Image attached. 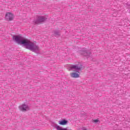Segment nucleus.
<instances>
[{"mask_svg":"<svg viewBox=\"0 0 130 130\" xmlns=\"http://www.w3.org/2000/svg\"><path fill=\"white\" fill-rule=\"evenodd\" d=\"M13 38L16 43L20 44V45H24L27 49H29L31 51L39 52V50H40L39 47L36 44L32 43L20 36H14Z\"/></svg>","mask_w":130,"mask_h":130,"instance_id":"f257e3e1","label":"nucleus"},{"mask_svg":"<svg viewBox=\"0 0 130 130\" xmlns=\"http://www.w3.org/2000/svg\"><path fill=\"white\" fill-rule=\"evenodd\" d=\"M68 70L69 71H73L77 73H80V71L82 70V67L79 66H69V67L68 68Z\"/></svg>","mask_w":130,"mask_h":130,"instance_id":"f03ea898","label":"nucleus"},{"mask_svg":"<svg viewBox=\"0 0 130 130\" xmlns=\"http://www.w3.org/2000/svg\"><path fill=\"white\" fill-rule=\"evenodd\" d=\"M46 20V18L43 16H39L37 20H34V24H39V23H41L42 22H44Z\"/></svg>","mask_w":130,"mask_h":130,"instance_id":"7ed1b4c3","label":"nucleus"},{"mask_svg":"<svg viewBox=\"0 0 130 130\" xmlns=\"http://www.w3.org/2000/svg\"><path fill=\"white\" fill-rule=\"evenodd\" d=\"M19 109L21 111H28V110H30V108L29 106L23 104L19 107Z\"/></svg>","mask_w":130,"mask_h":130,"instance_id":"20e7f679","label":"nucleus"},{"mask_svg":"<svg viewBox=\"0 0 130 130\" xmlns=\"http://www.w3.org/2000/svg\"><path fill=\"white\" fill-rule=\"evenodd\" d=\"M5 19H6L7 21H12L14 19V15L10 12L7 13Z\"/></svg>","mask_w":130,"mask_h":130,"instance_id":"39448f33","label":"nucleus"},{"mask_svg":"<svg viewBox=\"0 0 130 130\" xmlns=\"http://www.w3.org/2000/svg\"><path fill=\"white\" fill-rule=\"evenodd\" d=\"M70 76L72 78H74L75 79L80 78V75L76 72L71 73Z\"/></svg>","mask_w":130,"mask_h":130,"instance_id":"423d86ee","label":"nucleus"},{"mask_svg":"<svg viewBox=\"0 0 130 130\" xmlns=\"http://www.w3.org/2000/svg\"><path fill=\"white\" fill-rule=\"evenodd\" d=\"M59 124H60L61 125H66L67 123H68V121L66 120H62L61 121H58Z\"/></svg>","mask_w":130,"mask_h":130,"instance_id":"0eeeda50","label":"nucleus"},{"mask_svg":"<svg viewBox=\"0 0 130 130\" xmlns=\"http://www.w3.org/2000/svg\"><path fill=\"white\" fill-rule=\"evenodd\" d=\"M90 54H91L90 53V52H87L86 51H84L83 52V55L84 56H86V57H87V58H89V56H90Z\"/></svg>","mask_w":130,"mask_h":130,"instance_id":"6e6552de","label":"nucleus"},{"mask_svg":"<svg viewBox=\"0 0 130 130\" xmlns=\"http://www.w3.org/2000/svg\"><path fill=\"white\" fill-rule=\"evenodd\" d=\"M93 122L95 123H100V120H99V119L93 120Z\"/></svg>","mask_w":130,"mask_h":130,"instance_id":"1a4fd4ad","label":"nucleus"},{"mask_svg":"<svg viewBox=\"0 0 130 130\" xmlns=\"http://www.w3.org/2000/svg\"><path fill=\"white\" fill-rule=\"evenodd\" d=\"M82 62H78V64H75V66H82Z\"/></svg>","mask_w":130,"mask_h":130,"instance_id":"9d476101","label":"nucleus"},{"mask_svg":"<svg viewBox=\"0 0 130 130\" xmlns=\"http://www.w3.org/2000/svg\"><path fill=\"white\" fill-rule=\"evenodd\" d=\"M83 130H87L86 128H83Z\"/></svg>","mask_w":130,"mask_h":130,"instance_id":"9b49d317","label":"nucleus"},{"mask_svg":"<svg viewBox=\"0 0 130 130\" xmlns=\"http://www.w3.org/2000/svg\"><path fill=\"white\" fill-rule=\"evenodd\" d=\"M57 35H59V34H56Z\"/></svg>","mask_w":130,"mask_h":130,"instance_id":"f8f14e48","label":"nucleus"}]
</instances>
